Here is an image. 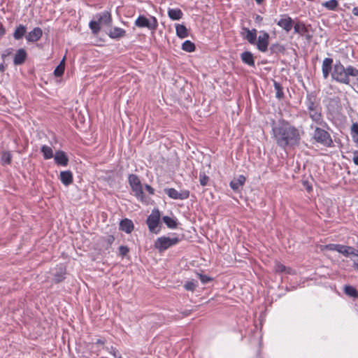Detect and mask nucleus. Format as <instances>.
Instances as JSON below:
<instances>
[{
	"label": "nucleus",
	"instance_id": "f257e3e1",
	"mask_svg": "<svg viewBox=\"0 0 358 358\" xmlns=\"http://www.w3.org/2000/svg\"><path fill=\"white\" fill-rule=\"evenodd\" d=\"M273 138L278 146L282 149L298 145L301 141L299 130L289 122L282 120L272 128Z\"/></svg>",
	"mask_w": 358,
	"mask_h": 358
},
{
	"label": "nucleus",
	"instance_id": "f03ea898",
	"mask_svg": "<svg viewBox=\"0 0 358 358\" xmlns=\"http://www.w3.org/2000/svg\"><path fill=\"white\" fill-rule=\"evenodd\" d=\"M350 76L357 78L358 69L351 65L345 67L341 61H336L331 72L332 80L339 83L349 85Z\"/></svg>",
	"mask_w": 358,
	"mask_h": 358
},
{
	"label": "nucleus",
	"instance_id": "7ed1b4c3",
	"mask_svg": "<svg viewBox=\"0 0 358 358\" xmlns=\"http://www.w3.org/2000/svg\"><path fill=\"white\" fill-rule=\"evenodd\" d=\"M326 128L320 127L316 126L314 129L313 138L318 143L327 147L331 148L334 146V142L330 134L325 130Z\"/></svg>",
	"mask_w": 358,
	"mask_h": 358
},
{
	"label": "nucleus",
	"instance_id": "20e7f679",
	"mask_svg": "<svg viewBox=\"0 0 358 358\" xmlns=\"http://www.w3.org/2000/svg\"><path fill=\"white\" fill-rule=\"evenodd\" d=\"M128 182L134 192V196L140 201L145 202V196L143 190V185L139 177L136 174H129L128 176Z\"/></svg>",
	"mask_w": 358,
	"mask_h": 358
},
{
	"label": "nucleus",
	"instance_id": "39448f33",
	"mask_svg": "<svg viewBox=\"0 0 358 358\" xmlns=\"http://www.w3.org/2000/svg\"><path fill=\"white\" fill-rule=\"evenodd\" d=\"M178 236L167 237L165 236L157 238L154 243V247L159 252H163L180 242Z\"/></svg>",
	"mask_w": 358,
	"mask_h": 358
},
{
	"label": "nucleus",
	"instance_id": "423d86ee",
	"mask_svg": "<svg viewBox=\"0 0 358 358\" xmlns=\"http://www.w3.org/2000/svg\"><path fill=\"white\" fill-rule=\"evenodd\" d=\"M146 224L151 233L157 234L160 231V212L159 209L154 208L146 220Z\"/></svg>",
	"mask_w": 358,
	"mask_h": 358
},
{
	"label": "nucleus",
	"instance_id": "0eeeda50",
	"mask_svg": "<svg viewBox=\"0 0 358 358\" xmlns=\"http://www.w3.org/2000/svg\"><path fill=\"white\" fill-rule=\"evenodd\" d=\"M134 24L138 28H147L154 31L157 29L158 21L154 16L147 18L145 16L140 15L135 20Z\"/></svg>",
	"mask_w": 358,
	"mask_h": 358
},
{
	"label": "nucleus",
	"instance_id": "6e6552de",
	"mask_svg": "<svg viewBox=\"0 0 358 358\" xmlns=\"http://www.w3.org/2000/svg\"><path fill=\"white\" fill-rule=\"evenodd\" d=\"M322 107L310 111H306V114L316 125L324 128H329V126L324 119Z\"/></svg>",
	"mask_w": 358,
	"mask_h": 358
},
{
	"label": "nucleus",
	"instance_id": "1a4fd4ad",
	"mask_svg": "<svg viewBox=\"0 0 358 358\" xmlns=\"http://www.w3.org/2000/svg\"><path fill=\"white\" fill-rule=\"evenodd\" d=\"M164 192L169 197L173 199L185 200L189 196V191L187 189H182L178 192L175 188H166Z\"/></svg>",
	"mask_w": 358,
	"mask_h": 358
},
{
	"label": "nucleus",
	"instance_id": "9d476101",
	"mask_svg": "<svg viewBox=\"0 0 358 358\" xmlns=\"http://www.w3.org/2000/svg\"><path fill=\"white\" fill-rule=\"evenodd\" d=\"M278 27L282 28L285 32L288 33L291 31L294 25L293 19L287 14H283L280 16L279 20H275Z\"/></svg>",
	"mask_w": 358,
	"mask_h": 358
},
{
	"label": "nucleus",
	"instance_id": "9b49d317",
	"mask_svg": "<svg viewBox=\"0 0 358 358\" xmlns=\"http://www.w3.org/2000/svg\"><path fill=\"white\" fill-rule=\"evenodd\" d=\"M261 35L258 36L257 41H256L257 48L262 52H265L268 50L269 43V34L265 31H260Z\"/></svg>",
	"mask_w": 358,
	"mask_h": 358
},
{
	"label": "nucleus",
	"instance_id": "f8f14e48",
	"mask_svg": "<svg viewBox=\"0 0 358 358\" xmlns=\"http://www.w3.org/2000/svg\"><path fill=\"white\" fill-rule=\"evenodd\" d=\"M305 104L306 106V111H310L321 108L320 102L317 100L316 96L312 93H308L306 94Z\"/></svg>",
	"mask_w": 358,
	"mask_h": 358
},
{
	"label": "nucleus",
	"instance_id": "ddd939ff",
	"mask_svg": "<svg viewBox=\"0 0 358 358\" xmlns=\"http://www.w3.org/2000/svg\"><path fill=\"white\" fill-rule=\"evenodd\" d=\"M333 62V59L329 57L325 58L322 62V72L324 79H327L330 74L331 75L334 68Z\"/></svg>",
	"mask_w": 358,
	"mask_h": 358
},
{
	"label": "nucleus",
	"instance_id": "4468645a",
	"mask_svg": "<svg viewBox=\"0 0 358 358\" xmlns=\"http://www.w3.org/2000/svg\"><path fill=\"white\" fill-rule=\"evenodd\" d=\"M242 30L245 32V34L241 33L242 37L244 39L247 40L249 43L255 45L257 41V29H250L247 27H243L242 28Z\"/></svg>",
	"mask_w": 358,
	"mask_h": 358
},
{
	"label": "nucleus",
	"instance_id": "2eb2a0df",
	"mask_svg": "<svg viewBox=\"0 0 358 358\" xmlns=\"http://www.w3.org/2000/svg\"><path fill=\"white\" fill-rule=\"evenodd\" d=\"M42 36V29L40 27H35L26 34L25 38L28 42L34 43L39 41Z\"/></svg>",
	"mask_w": 358,
	"mask_h": 358
},
{
	"label": "nucleus",
	"instance_id": "dca6fc26",
	"mask_svg": "<svg viewBox=\"0 0 358 358\" xmlns=\"http://www.w3.org/2000/svg\"><path fill=\"white\" fill-rule=\"evenodd\" d=\"M53 157L55 163L58 166H66L69 164V158L63 150H57Z\"/></svg>",
	"mask_w": 358,
	"mask_h": 358
},
{
	"label": "nucleus",
	"instance_id": "f3484780",
	"mask_svg": "<svg viewBox=\"0 0 358 358\" xmlns=\"http://www.w3.org/2000/svg\"><path fill=\"white\" fill-rule=\"evenodd\" d=\"M294 33L299 34L300 36H306L307 38H310V36L308 34V28L306 24L302 22H298L296 24L294 23Z\"/></svg>",
	"mask_w": 358,
	"mask_h": 358
},
{
	"label": "nucleus",
	"instance_id": "a211bd4d",
	"mask_svg": "<svg viewBox=\"0 0 358 358\" xmlns=\"http://www.w3.org/2000/svg\"><path fill=\"white\" fill-rule=\"evenodd\" d=\"M27 57V53L26 50L23 48H20L17 50L14 56L13 63L15 65H21L25 62Z\"/></svg>",
	"mask_w": 358,
	"mask_h": 358
},
{
	"label": "nucleus",
	"instance_id": "6ab92c4d",
	"mask_svg": "<svg viewBox=\"0 0 358 358\" xmlns=\"http://www.w3.org/2000/svg\"><path fill=\"white\" fill-rule=\"evenodd\" d=\"M134 229V225L133 222L128 219L124 218L120 222V229L122 231H124L127 234H130Z\"/></svg>",
	"mask_w": 358,
	"mask_h": 358
},
{
	"label": "nucleus",
	"instance_id": "aec40b11",
	"mask_svg": "<svg viewBox=\"0 0 358 358\" xmlns=\"http://www.w3.org/2000/svg\"><path fill=\"white\" fill-rule=\"evenodd\" d=\"M59 179L63 185L69 186L73 182V173L71 171H61Z\"/></svg>",
	"mask_w": 358,
	"mask_h": 358
},
{
	"label": "nucleus",
	"instance_id": "412c9836",
	"mask_svg": "<svg viewBox=\"0 0 358 358\" xmlns=\"http://www.w3.org/2000/svg\"><path fill=\"white\" fill-rule=\"evenodd\" d=\"M241 59L242 62L250 66L254 67L255 66V59L251 52L245 51L241 54Z\"/></svg>",
	"mask_w": 358,
	"mask_h": 358
},
{
	"label": "nucleus",
	"instance_id": "4be33fe9",
	"mask_svg": "<svg viewBox=\"0 0 358 358\" xmlns=\"http://www.w3.org/2000/svg\"><path fill=\"white\" fill-rule=\"evenodd\" d=\"M96 18L100 24H104L106 25H109L112 22L111 15L108 11L96 14Z\"/></svg>",
	"mask_w": 358,
	"mask_h": 358
},
{
	"label": "nucleus",
	"instance_id": "5701e85b",
	"mask_svg": "<svg viewBox=\"0 0 358 358\" xmlns=\"http://www.w3.org/2000/svg\"><path fill=\"white\" fill-rule=\"evenodd\" d=\"M245 177L243 175H240L237 178H234L230 182V187L234 191H238L241 187H242L245 182Z\"/></svg>",
	"mask_w": 358,
	"mask_h": 358
},
{
	"label": "nucleus",
	"instance_id": "b1692460",
	"mask_svg": "<svg viewBox=\"0 0 358 358\" xmlns=\"http://www.w3.org/2000/svg\"><path fill=\"white\" fill-rule=\"evenodd\" d=\"M126 31L120 27H113L109 31L108 36L110 38L116 39L120 38L125 36Z\"/></svg>",
	"mask_w": 358,
	"mask_h": 358
},
{
	"label": "nucleus",
	"instance_id": "393cba45",
	"mask_svg": "<svg viewBox=\"0 0 358 358\" xmlns=\"http://www.w3.org/2000/svg\"><path fill=\"white\" fill-rule=\"evenodd\" d=\"M27 27L24 24H19L16 27L13 32V38L15 40H20L24 36H26Z\"/></svg>",
	"mask_w": 358,
	"mask_h": 358
},
{
	"label": "nucleus",
	"instance_id": "a878e982",
	"mask_svg": "<svg viewBox=\"0 0 358 358\" xmlns=\"http://www.w3.org/2000/svg\"><path fill=\"white\" fill-rule=\"evenodd\" d=\"M182 12L179 8H169L168 10V16L173 20H178L182 17Z\"/></svg>",
	"mask_w": 358,
	"mask_h": 358
},
{
	"label": "nucleus",
	"instance_id": "bb28decb",
	"mask_svg": "<svg viewBox=\"0 0 358 358\" xmlns=\"http://www.w3.org/2000/svg\"><path fill=\"white\" fill-rule=\"evenodd\" d=\"M337 252L345 255V257L349 256L350 255L355 254V249L351 246H347L344 245H338Z\"/></svg>",
	"mask_w": 358,
	"mask_h": 358
},
{
	"label": "nucleus",
	"instance_id": "cd10ccee",
	"mask_svg": "<svg viewBox=\"0 0 358 358\" xmlns=\"http://www.w3.org/2000/svg\"><path fill=\"white\" fill-rule=\"evenodd\" d=\"M176 31L177 36L180 38H185L188 36V30L183 24H176Z\"/></svg>",
	"mask_w": 358,
	"mask_h": 358
},
{
	"label": "nucleus",
	"instance_id": "c85d7f7f",
	"mask_svg": "<svg viewBox=\"0 0 358 358\" xmlns=\"http://www.w3.org/2000/svg\"><path fill=\"white\" fill-rule=\"evenodd\" d=\"M41 151L43 153V158L46 160L52 158L54 156L52 149L48 145H43L41 148Z\"/></svg>",
	"mask_w": 358,
	"mask_h": 358
},
{
	"label": "nucleus",
	"instance_id": "c756f323",
	"mask_svg": "<svg viewBox=\"0 0 358 358\" xmlns=\"http://www.w3.org/2000/svg\"><path fill=\"white\" fill-rule=\"evenodd\" d=\"M162 220L169 229H176L178 226L177 220L169 216H164Z\"/></svg>",
	"mask_w": 358,
	"mask_h": 358
},
{
	"label": "nucleus",
	"instance_id": "7c9ffc66",
	"mask_svg": "<svg viewBox=\"0 0 358 358\" xmlns=\"http://www.w3.org/2000/svg\"><path fill=\"white\" fill-rule=\"evenodd\" d=\"M273 87L275 91V97L279 100L282 99L284 97V92L282 85L280 83L273 80Z\"/></svg>",
	"mask_w": 358,
	"mask_h": 358
},
{
	"label": "nucleus",
	"instance_id": "2f4dec72",
	"mask_svg": "<svg viewBox=\"0 0 358 358\" xmlns=\"http://www.w3.org/2000/svg\"><path fill=\"white\" fill-rule=\"evenodd\" d=\"M344 292L346 295H348L350 297H352L355 299L358 297V292L355 289V287H354L353 286H351V285L345 286Z\"/></svg>",
	"mask_w": 358,
	"mask_h": 358
},
{
	"label": "nucleus",
	"instance_id": "473e14b6",
	"mask_svg": "<svg viewBox=\"0 0 358 358\" xmlns=\"http://www.w3.org/2000/svg\"><path fill=\"white\" fill-rule=\"evenodd\" d=\"M1 162L3 165H9L12 162V155L8 151L3 152L1 157Z\"/></svg>",
	"mask_w": 358,
	"mask_h": 358
},
{
	"label": "nucleus",
	"instance_id": "72a5a7b5",
	"mask_svg": "<svg viewBox=\"0 0 358 358\" xmlns=\"http://www.w3.org/2000/svg\"><path fill=\"white\" fill-rule=\"evenodd\" d=\"M322 6L329 10H336L338 6L337 0H329L322 3Z\"/></svg>",
	"mask_w": 358,
	"mask_h": 358
},
{
	"label": "nucleus",
	"instance_id": "f704fd0d",
	"mask_svg": "<svg viewBox=\"0 0 358 358\" xmlns=\"http://www.w3.org/2000/svg\"><path fill=\"white\" fill-rule=\"evenodd\" d=\"M195 45L192 41L187 40L182 44V50L187 52H192L195 50Z\"/></svg>",
	"mask_w": 358,
	"mask_h": 358
},
{
	"label": "nucleus",
	"instance_id": "c9c22d12",
	"mask_svg": "<svg viewBox=\"0 0 358 358\" xmlns=\"http://www.w3.org/2000/svg\"><path fill=\"white\" fill-rule=\"evenodd\" d=\"M65 69L64 58L61 61L59 64L55 68L54 74L55 76H62L64 74Z\"/></svg>",
	"mask_w": 358,
	"mask_h": 358
},
{
	"label": "nucleus",
	"instance_id": "e433bc0d",
	"mask_svg": "<svg viewBox=\"0 0 358 358\" xmlns=\"http://www.w3.org/2000/svg\"><path fill=\"white\" fill-rule=\"evenodd\" d=\"M89 27L91 29L93 34H98L101 30L100 23L98 20L94 21L92 20L90 21L89 24Z\"/></svg>",
	"mask_w": 358,
	"mask_h": 358
},
{
	"label": "nucleus",
	"instance_id": "4c0bfd02",
	"mask_svg": "<svg viewBox=\"0 0 358 358\" xmlns=\"http://www.w3.org/2000/svg\"><path fill=\"white\" fill-rule=\"evenodd\" d=\"M270 50H271V52L272 53L278 54V53H280V52H282L285 50V48L280 43H275L272 44L270 46Z\"/></svg>",
	"mask_w": 358,
	"mask_h": 358
},
{
	"label": "nucleus",
	"instance_id": "58836bf2",
	"mask_svg": "<svg viewBox=\"0 0 358 358\" xmlns=\"http://www.w3.org/2000/svg\"><path fill=\"white\" fill-rule=\"evenodd\" d=\"M196 287H197V283H196V282H195L194 280L187 281L184 285L185 289L187 291L193 292L196 289Z\"/></svg>",
	"mask_w": 358,
	"mask_h": 358
},
{
	"label": "nucleus",
	"instance_id": "ea45409f",
	"mask_svg": "<svg viewBox=\"0 0 358 358\" xmlns=\"http://www.w3.org/2000/svg\"><path fill=\"white\" fill-rule=\"evenodd\" d=\"M209 181V177L204 172L199 174V182L201 186H206Z\"/></svg>",
	"mask_w": 358,
	"mask_h": 358
},
{
	"label": "nucleus",
	"instance_id": "a19ab883",
	"mask_svg": "<svg viewBox=\"0 0 358 358\" xmlns=\"http://www.w3.org/2000/svg\"><path fill=\"white\" fill-rule=\"evenodd\" d=\"M64 275H65V272L63 271L57 272L54 275V281L56 283H59V282H62L64 279Z\"/></svg>",
	"mask_w": 358,
	"mask_h": 358
},
{
	"label": "nucleus",
	"instance_id": "79ce46f5",
	"mask_svg": "<svg viewBox=\"0 0 358 358\" xmlns=\"http://www.w3.org/2000/svg\"><path fill=\"white\" fill-rule=\"evenodd\" d=\"M199 280H201V282L203 283V284H207L209 282L212 281L213 280V278L208 276V275H203L201 273H196Z\"/></svg>",
	"mask_w": 358,
	"mask_h": 358
},
{
	"label": "nucleus",
	"instance_id": "37998d69",
	"mask_svg": "<svg viewBox=\"0 0 358 358\" xmlns=\"http://www.w3.org/2000/svg\"><path fill=\"white\" fill-rule=\"evenodd\" d=\"M350 135L352 137L358 136V122H354L350 127Z\"/></svg>",
	"mask_w": 358,
	"mask_h": 358
},
{
	"label": "nucleus",
	"instance_id": "c03bdc74",
	"mask_svg": "<svg viewBox=\"0 0 358 358\" xmlns=\"http://www.w3.org/2000/svg\"><path fill=\"white\" fill-rule=\"evenodd\" d=\"M129 252V249L127 246L121 245L119 247V254L121 257H125Z\"/></svg>",
	"mask_w": 358,
	"mask_h": 358
},
{
	"label": "nucleus",
	"instance_id": "a18cd8bd",
	"mask_svg": "<svg viewBox=\"0 0 358 358\" xmlns=\"http://www.w3.org/2000/svg\"><path fill=\"white\" fill-rule=\"evenodd\" d=\"M285 270H286V266L284 264H282L280 262H277L275 264V272L281 273H284Z\"/></svg>",
	"mask_w": 358,
	"mask_h": 358
},
{
	"label": "nucleus",
	"instance_id": "49530a36",
	"mask_svg": "<svg viewBox=\"0 0 358 358\" xmlns=\"http://www.w3.org/2000/svg\"><path fill=\"white\" fill-rule=\"evenodd\" d=\"M104 241L107 243V245L110 247L115 241V237L113 235H107L103 238Z\"/></svg>",
	"mask_w": 358,
	"mask_h": 358
},
{
	"label": "nucleus",
	"instance_id": "de8ad7c7",
	"mask_svg": "<svg viewBox=\"0 0 358 358\" xmlns=\"http://www.w3.org/2000/svg\"><path fill=\"white\" fill-rule=\"evenodd\" d=\"M338 245L339 244L330 243V244H327V245H324V248L328 250L337 251L338 248H339Z\"/></svg>",
	"mask_w": 358,
	"mask_h": 358
},
{
	"label": "nucleus",
	"instance_id": "09e8293b",
	"mask_svg": "<svg viewBox=\"0 0 358 358\" xmlns=\"http://www.w3.org/2000/svg\"><path fill=\"white\" fill-rule=\"evenodd\" d=\"M352 161L356 164L358 165V150H355L352 152Z\"/></svg>",
	"mask_w": 358,
	"mask_h": 358
},
{
	"label": "nucleus",
	"instance_id": "8fccbe9b",
	"mask_svg": "<svg viewBox=\"0 0 358 358\" xmlns=\"http://www.w3.org/2000/svg\"><path fill=\"white\" fill-rule=\"evenodd\" d=\"M145 189L148 191L149 194L153 195L155 194V189L150 185H145Z\"/></svg>",
	"mask_w": 358,
	"mask_h": 358
},
{
	"label": "nucleus",
	"instance_id": "3c124183",
	"mask_svg": "<svg viewBox=\"0 0 358 358\" xmlns=\"http://www.w3.org/2000/svg\"><path fill=\"white\" fill-rule=\"evenodd\" d=\"M284 273L289 274V275H295L296 274V271L294 269H292L290 267H287V266H286V270L285 271Z\"/></svg>",
	"mask_w": 358,
	"mask_h": 358
},
{
	"label": "nucleus",
	"instance_id": "603ef678",
	"mask_svg": "<svg viewBox=\"0 0 358 358\" xmlns=\"http://www.w3.org/2000/svg\"><path fill=\"white\" fill-rule=\"evenodd\" d=\"M353 255L356 256V257H358V252L355 250V254H353ZM353 268L358 271V259L355 261L353 262Z\"/></svg>",
	"mask_w": 358,
	"mask_h": 358
},
{
	"label": "nucleus",
	"instance_id": "864d4df0",
	"mask_svg": "<svg viewBox=\"0 0 358 358\" xmlns=\"http://www.w3.org/2000/svg\"><path fill=\"white\" fill-rule=\"evenodd\" d=\"M11 52H12V50L11 49L6 50V51L1 55L2 59L4 60L6 57H7L8 55H10Z\"/></svg>",
	"mask_w": 358,
	"mask_h": 358
},
{
	"label": "nucleus",
	"instance_id": "5fc2aeb1",
	"mask_svg": "<svg viewBox=\"0 0 358 358\" xmlns=\"http://www.w3.org/2000/svg\"><path fill=\"white\" fill-rule=\"evenodd\" d=\"M117 351L115 348H112V351L110 352V353L113 355V357L115 358H121L120 356L117 355Z\"/></svg>",
	"mask_w": 358,
	"mask_h": 358
},
{
	"label": "nucleus",
	"instance_id": "6e6d98bb",
	"mask_svg": "<svg viewBox=\"0 0 358 358\" xmlns=\"http://www.w3.org/2000/svg\"><path fill=\"white\" fill-rule=\"evenodd\" d=\"M352 13L355 16L358 17V6L352 8Z\"/></svg>",
	"mask_w": 358,
	"mask_h": 358
},
{
	"label": "nucleus",
	"instance_id": "4d7b16f0",
	"mask_svg": "<svg viewBox=\"0 0 358 358\" xmlns=\"http://www.w3.org/2000/svg\"><path fill=\"white\" fill-rule=\"evenodd\" d=\"M6 65L3 64V63H1L0 64V72L1 73H3L4 72L5 69H6Z\"/></svg>",
	"mask_w": 358,
	"mask_h": 358
},
{
	"label": "nucleus",
	"instance_id": "13d9d810",
	"mask_svg": "<svg viewBox=\"0 0 358 358\" xmlns=\"http://www.w3.org/2000/svg\"><path fill=\"white\" fill-rule=\"evenodd\" d=\"M352 138L353 141H354L357 145H358V136H354V137H352Z\"/></svg>",
	"mask_w": 358,
	"mask_h": 358
},
{
	"label": "nucleus",
	"instance_id": "bf43d9fd",
	"mask_svg": "<svg viewBox=\"0 0 358 358\" xmlns=\"http://www.w3.org/2000/svg\"><path fill=\"white\" fill-rule=\"evenodd\" d=\"M255 20H256V21H262V17H261L260 15H257Z\"/></svg>",
	"mask_w": 358,
	"mask_h": 358
},
{
	"label": "nucleus",
	"instance_id": "052dcab7",
	"mask_svg": "<svg viewBox=\"0 0 358 358\" xmlns=\"http://www.w3.org/2000/svg\"><path fill=\"white\" fill-rule=\"evenodd\" d=\"M264 0H255L256 3L259 5L262 4Z\"/></svg>",
	"mask_w": 358,
	"mask_h": 358
},
{
	"label": "nucleus",
	"instance_id": "680f3d73",
	"mask_svg": "<svg viewBox=\"0 0 358 358\" xmlns=\"http://www.w3.org/2000/svg\"><path fill=\"white\" fill-rule=\"evenodd\" d=\"M96 343H103V341H101V340H98Z\"/></svg>",
	"mask_w": 358,
	"mask_h": 358
}]
</instances>
